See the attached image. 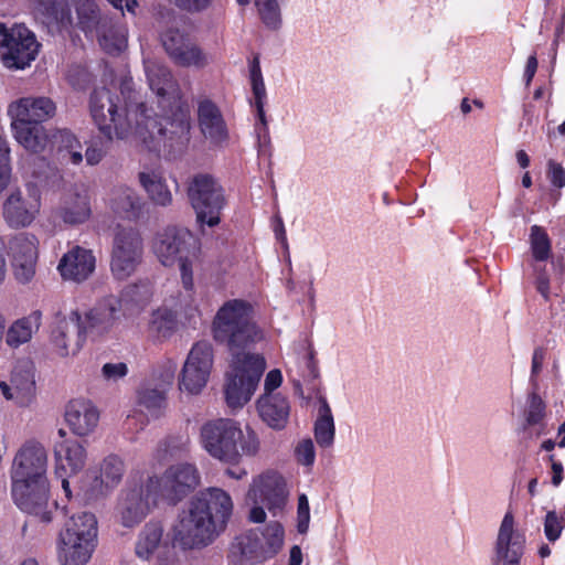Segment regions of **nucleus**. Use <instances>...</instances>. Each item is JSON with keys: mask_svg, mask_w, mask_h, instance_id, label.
Returning <instances> with one entry per match:
<instances>
[{"mask_svg": "<svg viewBox=\"0 0 565 565\" xmlns=\"http://www.w3.org/2000/svg\"><path fill=\"white\" fill-rule=\"evenodd\" d=\"M247 499L254 504L249 513V520L254 523L266 520L265 508L273 516L281 515L288 500L285 479L276 472H266L254 478Z\"/></svg>", "mask_w": 565, "mask_h": 565, "instance_id": "9", "label": "nucleus"}, {"mask_svg": "<svg viewBox=\"0 0 565 565\" xmlns=\"http://www.w3.org/2000/svg\"><path fill=\"white\" fill-rule=\"evenodd\" d=\"M310 523V507L306 494H300L298 498L297 508V530L300 534H306L309 530Z\"/></svg>", "mask_w": 565, "mask_h": 565, "instance_id": "45", "label": "nucleus"}, {"mask_svg": "<svg viewBox=\"0 0 565 565\" xmlns=\"http://www.w3.org/2000/svg\"><path fill=\"white\" fill-rule=\"evenodd\" d=\"M177 327L175 316L168 308H159L151 313L148 322L149 332L157 337L167 339L172 335Z\"/></svg>", "mask_w": 565, "mask_h": 565, "instance_id": "35", "label": "nucleus"}, {"mask_svg": "<svg viewBox=\"0 0 565 565\" xmlns=\"http://www.w3.org/2000/svg\"><path fill=\"white\" fill-rule=\"evenodd\" d=\"M0 56L9 68L23 70L36 58L40 43L34 33L21 24L7 29L0 23Z\"/></svg>", "mask_w": 565, "mask_h": 565, "instance_id": "12", "label": "nucleus"}, {"mask_svg": "<svg viewBox=\"0 0 565 565\" xmlns=\"http://www.w3.org/2000/svg\"><path fill=\"white\" fill-rule=\"evenodd\" d=\"M161 44L174 64L182 67H204L207 56L185 32L169 28L160 35Z\"/></svg>", "mask_w": 565, "mask_h": 565, "instance_id": "17", "label": "nucleus"}, {"mask_svg": "<svg viewBox=\"0 0 565 565\" xmlns=\"http://www.w3.org/2000/svg\"><path fill=\"white\" fill-rule=\"evenodd\" d=\"M545 417V403L536 394L532 393L527 397L526 408L524 411L525 424L523 429L525 430L529 426L541 425Z\"/></svg>", "mask_w": 565, "mask_h": 565, "instance_id": "41", "label": "nucleus"}, {"mask_svg": "<svg viewBox=\"0 0 565 565\" xmlns=\"http://www.w3.org/2000/svg\"><path fill=\"white\" fill-rule=\"evenodd\" d=\"M139 181L156 205L168 206L172 203V194L160 173L142 171L139 173Z\"/></svg>", "mask_w": 565, "mask_h": 565, "instance_id": "33", "label": "nucleus"}, {"mask_svg": "<svg viewBox=\"0 0 565 565\" xmlns=\"http://www.w3.org/2000/svg\"><path fill=\"white\" fill-rule=\"evenodd\" d=\"M96 258L90 249L75 245L61 258L57 269L65 280L82 282L95 270Z\"/></svg>", "mask_w": 565, "mask_h": 565, "instance_id": "24", "label": "nucleus"}, {"mask_svg": "<svg viewBox=\"0 0 565 565\" xmlns=\"http://www.w3.org/2000/svg\"><path fill=\"white\" fill-rule=\"evenodd\" d=\"M57 216L66 224L85 223L92 214L89 198L86 192L66 193L57 209Z\"/></svg>", "mask_w": 565, "mask_h": 565, "instance_id": "29", "label": "nucleus"}, {"mask_svg": "<svg viewBox=\"0 0 565 565\" xmlns=\"http://www.w3.org/2000/svg\"><path fill=\"white\" fill-rule=\"evenodd\" d=\"M175 3L183 10L199 12L206 9L210 6L211 0H175Z\"/></svg>", "mask_w": 565, "mask_h": 565, "instance_id": "55", "label": "nucleus"}, {"mask_svg": "<svg viewBox=\"0 0 565 565\" xmlns=\"http://www.w3.org/2000/svg\"><path fill=\"white\" fill-rule=\"evenodd\" d=\"M282 375L280 370L274 369L269 371L265 377L264 382V394L268 395H277L275 391L281 385Z\"/></svg>", "mask_w": 565, "mask_h": 565, "instance_id": "52", "label": "nucleus"}, {"mask_svg": "<svg viewBox=\"0 0 565 565\" xmlns=\"http://www.w3.org/2000/svg\"><path fill=\"white\" fill-rule=\"evenodd\" d=\"M264 536L270 546H280L284 540V529L279 522L269 523L264 532Z\"/></svg>", "mask_w": 565, "mask_h": 565, "instance_id": "50", "label": "nucleus"}, {"mask_svg": "<svg viewBox=\"0 0 565 565\" xmlns=\"http://www.w3.org/2000/svg\"><path fill=\"white\" fill-rule=\"evenodd\" d=\"M257 110V117L260 121L259 134L268 135L267 119L264 110V103L254 104Z\"/></svg>", "mask_w": 565, "mask_h": 565, "instance_id": "61", "label": "nucleus"}, {"mask_svg": "<svg viewBox=\"0 0 565 565\" xmlns=\"http://www.w3.org/2000/svg\"><path fill=\"white\" fill-rule=\"evenodd\" d=\"M125 296L136 305L146 303L152 296V285L148 279L128 286Z\"/></svg>", "mask_w": 565, "mask_h": 565, "instance_id": "42", "label": "nucleus"}, {"mask_svg": "<svg viewBox=\"0 0 565 565\" xmlns=\"http://www.w3.org/2000/svg\"><path fill=\"white\" fill-rule=\"evenodd\" d=\"M233 509V500L225 490L216 487L201 490L173 526V543L183 550L209 546L225 531Z\"/></svg>", "mask_w": 565, "mask_h": 565, "instance_id": "3", "label": "nucleus"}, {"mask_svg": "<svg viewBox=\"0 0 565 565\" xmlns=\"http://www.w3.org/2000/svg\"><path fill=\"white\" fill-rule=\"evenodd\" d=\"M143 245L139 233L129 227L117 231L111 250L110 270L118 280L130 277L142 260Z\"/></svg>", "mask_w": 565, "mask_h": 565, "instance_id": "14", "label": "nucleus"}, {"mask_svg": "<svg viewBox=\"0 0 565 565\" xmlns=\"http://www.w3.org/2000/svg\"><path fill=\"white\" fill-rule=\"evenodd\" d=\"M550 460L552 462L551 465V468H552V483L557 487L561 484L562 480H563V465L559 462V461H556L554 459V456L551 455L550 456Z\"/></svg>", "mask_w": 565, "mask_h": 565, "instance_id": "59", "label": "nucleus"}, {"mask_svg": "<svg viewBox=\"0 0 565 565\" xmlns=\"http://www.w3.org/2000/svg\"><path fill=\"white\" fill-rule=\"evenodd\" d=\"M258 15L266 28L278 30L281 25V12L278 0H255Z\"/></svg>", "mask_w": 565, "mask_h": 565, "instance_id": "38", "label": "nucleus"}, {"mask_svg": "<svg viewBox=\"0 0 565 565\" xmlns=\"http://www.w3.org/2000/svg\"><path fill=\"white\" fill-rule=\"evenodd\" d=\"M128 373V366L126 363H105L102 367V376L107 382H117L125 377Z\"/></svg>", "mask_w": 565, "mask_h": 565, "instance_id": "49", "label": "nucleus"}, {"mask_svg": "<svg viewBox=\"0 0 565 565\" xmlns=\"http://www.w3.org/2000/svg\"><path fill=\"white\" fill-rule=\"evenodd\" d=\"M39 209L40 196L35 191L23 194L18 190L6 200L3 216L11 227H24L31 224Z\"/></svg>", "mask_w": 565, "mask_h": 565, "instance_id": "23", "label": "nucleus"}, {"mask_svg": "<svg viewBox=\"0 0 565 565\" xmlns=\"http://www.w3.org/2000/svg\"><path fill=\"white\" fill-rule=\"evenodd\" d=\"M275 233H276L277 238L282 244H286V242H287L286 232H285L284 223L280 217H277V226L275 227Z\"/></svg>", "mask_w": 565, "mask_h": 565, "instance_id": "64", "label": "nucleus"}, {"mask_svg": "<svg viewBox=\"0 0 565 565\" xmlns=\"http://www.w3.org/2000/svg\"><path fill=\"white\" fill-rule=\"evenodd\" d=\"M295 455L297 461L303 466H312L316 459L315 446L311 439H302L298 443Z\"/></svg>", "mask_w": 565, "mask_h": 565, "instance_id": "46", "label": "nucleus"}, {"mask_svg": "<svg viewBox=\"0 0 565 565\" xmlns=\"http://www.w3.org/2000/svg\"><path fill=\"white\" fill-rule=\"evenodd\" d=\"M75 10L78 23L85 32L96 33L99 43L109 53L119 52L126 46L127 38L124 30L111 32L109 20L102 17L93 0H76Z\"/></svg>", "mask_w": 565, "mask_h": 565, "instance_id": "15", "label": "nucleus"}, {"mask_svg": "<svg viewBox=\"0 0 565 565\" xmlns=\"http://www.w3.org/2000/svg\"><path fill=\"white\" fill-rule=\"evenodd\" d=\"M65 422L73 434L86 437L96 429L99 422V412L88 399H72L65 408Z\"/></svg>", "mask_w": 565, "mask_h": 565, "instance_id": "25", "label": "nucleus"}, {"mask_svg": "<svg viewBox=\"0 0 565 565\" xmlns=\"http://www.w3.org/2000/svg\"><path fill=\"white\" fill-rule=\"evenodd\" d=\"M565 526V518L555 511H548L544 520V533L550 542H555Z\"/></svg>", "mask_w": 565, "mask_h": 565, "instance_id": "43", "label": "nucleus"}, {"mask_svg": "<svg viewBox=\"0 0 565 565\" xmlns=\"http://www.w3.org/2000/svg\"><path fill=\"white\" fill-rule=\"evenodd\" d=\"M125 470V463L118 456H107L99 466L98 476L95 477L97 486L107 490L114 489L121 481Z\"/></svg>", "mask_w": 565, "mask_h": 565, "instance_id": "34", "label": "nucleus"}, {"mask_svg": "<svg viewBox=\"0 0 565 565\" xmlns=\"http://www.w3.org/2000/svg\"><path fill=\"white\" fill-rule=\"evenodd\" d=\"M46 463L44 447L28 443L19 449L11 467V494L15 504L44 523L52 520Z\"/></svg>", "mask_w": 565, "mask_h": 565, "instance_id": "4", "label": "nucleus"}, {"mask_svg": "<svg viewBox=\"0 0 565 565\" xmlns=\"http://www.w3.org/2000/svg\"><path fill=\"white\" fill-rule=\"evenodd\" d=\"M153 253L163 266L179 265L182 286L192 290L193 267L196 263V241L185 228L168 227L153 241Z\"/></svg>", "mask_w": 565, "mask_h": 565, "instance_id": "8", "label": "nucleus"}, {"mask_svg": "<svg viewBox=\"0 0 565 565\" xmlns=\"http://www.w3.org/2000/svg\"><path fill=\"white\" fill-rule=\"evenodd\" d=\"M524 548L525 536L514 529V518L507 512L499 527L492 565H520Z\"/></svg>", "mask_w": 565, "mask_h": 565, "instance_id": "19", "label": "nucleus"}, {"mask_svg": "<svg viewBox=\"0 0 565 565\" xmlns=\"http://www.w3.org/2000/svg\"><path fill=\"white\" fill-rule=\"evenodd\" d=\"M531 249L535 260H546L551 255V241L546 232L537 225L531 227Z\"/></svg>", "mask_w": 565, "mask_h": 565, "instance_id": "39", "label": "nucleus"}, {"mask_svg": "<svg viewBox=\"0 0 565 565\" xmlns=\"http://www.w3.org/2000/svg\"><path fill=\"white\" fill-rule=\"evenodd\" d=\"M159 500L153 483L148 477L131 478L118 497L117 513L120 523L125 527L138 525Z\"/></svg>", "mask_w": 565, "mask_h": 565, "instance_id": "11", "label": "nucleus"}, {"mask_svg": "<svg viewBox=\"0 0 565 565\" xmlns=\"http://www.w3.org/2000/svg\"><path fill=\"white\" fill-rule=\"evenodd\" d=\"M211 334L228 354L230 371L224 386L226 404L232 409H239L250 401L266 370L264 355L254 352L265 340V330L257 322L249 301L230 299L215 312Z\"/></svg>", "mask_w": 565, "mask_h": 565, "instance_id": "1", "label": "nucleus"}, {"mask_svg": "<svg viewBox=\"0 0 565 565\" xmlns=\"http://www.w3.org/2000/svg\"><path fill=\"white\" fill-rule=\"evenodd\" d=\"M160 500L177 504L200 483V472L193 463L179 462L166 469L161 477L148 476Z\"/></svg>", "mask_w": 565, "mask_h": 565, "instance_id": "13", "label": "nucleus"}, {"mask_svg": "<svg viewBox=\"0 0 565 565\" xmlns=\"http://www.w3.org/2000/svg\"><path fill=\"white\" fill-rule=\"evenodd\" d=\"M98 543V522L92 512L73 514L57 539V559L61 565H86Z\"/></svg>", "mask_w": 565, "mask_h": 565, "instance_id": "7", "label": "nucleus"}, {"mask_svg": "<svg viewBox=\"0 0 565 565\" xmlns=\"http://www.w3.org/2000/svg\"><path fill=\"white\" fill-rule=\"evenodd\" d=\"M250 82L255 98L254 104L264 103L266 98V87L264 84V79H252Z\"/></svg>", "mask_w": 565, "mask_h": 565, "instance_id": "56", "label": "nucleus"}, {"mask_svg": "<svg viewBox=\"0 0 565 565\" xmlns=\"http://www.w3.org/2000/svg\"><path fill=\"white\" fill-rule=\"evenodd\" d=\"M120 310V300L115 296H107L96 303L94 308L82 318L85 335H100L114 324L117 312Z\"/></svg>", "mask_w": 565, "mask_h": 565, "instance_id": "26", "label": "nucleus"}, {"mask_svg": "<svg viewBox=\"0 0 565 565\" xmlns=\"http://www.w3.org/2000/svg\"><path fill=\"white\" fill-rule=\"evenodd\" d=\"M302 563V552L298 545H295L290 550L288 565H300Z\"/></svg>", "mask_w": 565, "mask_h": 565, "instance_id": "63", "label": "nucleus"}, {"mask_svg": "<svg viewBox=\"0 0 565 565\" xmlns=\"http://www.w3.org/2000/svg\"><path fill=\"white\" fill-rule=\"evenodd\" d=\"M537 70V58L535 55H531L527 58L526 66L524 70L525 85L529 86Z\"/></svg>", "mask_w": 565, "mask_h": 565, "instance_id": "58", "label": "nucleus"}, {"mask_svg": "<svg viewBox=\"0 0 565 565\" xmlns=\"http://www.w3.org/2000/svg\"><path fill=\"white\" fill-rule=\"evenodd\" d=\"M257 409L260 418L274 429H282L286 427L290 405L286 396L281 393L277 395L263 394L257 399Z\"/></svg>", "mask_w": 565, "mask_h": 565, "instance_id": "28", "label": "nucleus"}, {"mask_svg": "<svg viewBox=\"0 0 565 565\" xmlns=\"http://www.w3.org/2000/svg\"><path fill=\"white\" fill-rule=\"evenodd\" d=\"M198 125L203 137L213 146L222 147L228 140V129L218 106L209 98L198 102Z\"/></svg>", "mask_w": 565, "mask_h": 565, "instance_id": "22", "label": "nucleus"}, {"mask_svg": "<svg viewBox=\"0 0 565 565\" xmlns=\"http://www.w3.org/2000/svg\"><path fill=\"white\" fill-rule=\"evenodd\" d=\"M106 154V149L103 143H92L85 152V158L88 164L94 166L99 163Z\"/></svg>", "mask_w": 565, "mask_h": 565, "instance_id": "54", "label": "nucleus"}, {"mask_svg": "<svg viewBox=\"0 0 565 565\" xmlns=\"http://www.w3.org/2000/svg\"><path fill=\"white\" fill-rule=\"evenodd\" d=\"M54 457L56 476H63L62 472H67V469L75 475L85 467L87 454L85 447L77 440L65 439L55 444Z\"/></svg>", "mask_w": 565, "mask_h": 565, "instance_id": "27", "label": "nucleus"}, {"mask_svg": "<svg viewBox=\"0 0 565 565\" xmlns=\"http://www.w3.org/2000/svg\"><path fill=\"white\" fill-rule=\"evenodd\" d=\"M86 340L82 327V316L71 311L68 316L58 318L51 333L54 351L62 358L76 355Z\"/></svg>", "mask_w": 565, "mask_h": 565, "instance_id": "18", "label": "nucleus"}, {"mask_svg": "<svg viewBox=\"0 0 565 565\" xmlns=\"http://www.w3.org/2000/svg\"><path fill=\"white\" fill-rule=\"evenodd\" d=\"M0 391L6 399L14 402L18 406H30L36 396L32 364L19 363L13 369L9 381H0Z\"/></svg>", "mask_w": 565, "mask_h": 565, "instance_id": "21", "label": "nucleus"}, {"mask_svg": "<svg viewBox=\"0 0 565 565\" xmlns=\"http://www.w3.org/2000/svg\"><path fill=\"white\" fill-rule=\"evenodd\" d=\"M201 443L204 450L215 460L226 465L225 475L241 480L247 470L241 467L244 457H255L260 449L257 433L249 426L243 429L230 418H217L201 427Z\"/></svg>", "mask_w": 565, "mask_h": 565, "instance_id": "5", "label": "nucleus"}, {"mask_svg": "<svg viewBox=\"0 0 565 565\" xmlns=\"http://www.w3.org/2000/svg\"><path fill=\"white\" fill-rule=\"evenodd\" d=\"M36 259H23L20 257L12 259V266L15 278L21 282H28L32 279L35 273Z\"/></svg>", "mask_w": 565, "mask_h": 565, "instance_id": "44", "label": "nucleus"}, {"mask_svg": "<svg viewBox=\"0 0 565 565\" xmlns=\"http://www.w3.org/2000/svg\"><path fill=\"white\" fill-rule=\"evenodd\" d=\"M162 527L157 523H148L139 535L136 553L139 557L148 558L159 546Z\"/></svg>", "mask_w": 565, "mask_h": 565, "instance_id": "36", "label": "nucleus"}, {"mask_svg": "<svg viewBox=\"0 0 565 565\" xmlns=\"http://www.w3.org/2000/svg\"><path fill=\"white\" fill-rule=\"evenodd\" d=\"M547 166H548L547 175H548V179L551 180L552 184L559 189L564 188L565 186V170H564V168L559 163H556L553 160H550Z\"/></svg>", "mask_w": 565, "mask_h": 565, "instance_id": "51", "label": "nucleus"}, {"mask_svg": "<svg viewBox=\"0 0 565 565\" xmlns=\"http://www.w3.org/2000/svg\"><path fill=\"white\" fill-rule=\"evenodd\" d=\"M186 192L200 226H216L225 205L221 184L211 174L199 173L190 180Z\"/></svg>", "mask_w": 565, "mask_h": 565, "instance_id": "10", "label": "nucleus"}, {"mask_svg": "<svg viewBox=\"0 0 565 565\" xmlns=\"http://www.w3.org/2000/svg\"><path fill=\"white\" fill-rule=\"evenodd\" d=\"M214 361L213 345L206 341L194 343L184 362L180 387L191 394H198L206 385Z\"/></svg>", "mask_w": 565, "mask_h": 565, "instance_id": "16", "label": "nucleus"}, {"mask_svg": "<svg viewBox=\"0 0 565 565\" xmlns=\"http://www.w3.org/2000/svg\"><path fill=\"white\" fill-rule=\"evenodd\" d=\"M9 152L6 139L0 136V192L4 190L10 180Z\"/></svg>", "mask_w": 565, "mask_h": 565, "instance_id": "47", "label": "nucleus"}, {"mask_svg": "<svg viewBox=\"0 0 565 565\" xmlns=\"http://www.w3.org/2000/svg\"><path fill=\"white\" fill-rule=\"evenodd\" d=\"M10 250L12 253V259L19 258L23 259H36L38 258V249H36V239L34 236L29 234H19L13 237L10 243Z\"/></svg>", "mask_w": 565, "mask_h": 565, "instance_id": "37", "label": "nucleus"}, {"mask_svg": "<svg viewBox=\"0 0 565 565\" xmlns=\"http://www.w3.org/2000/svg\"><path fill=\"white\" fill-rule=\"evenodd\" d=\"M249 73H250V81L252 79H262L263 78V75H262V70H260V63H259V57L258 56H255L250 63V66H249Z\"/></svg>", "mask_w": 565, "mask_h": 565, "instance_id": "62", "label": "nucleus"}, {"mask_svg": "<svg viewBox=\"0 0 565 565\" xmlns=\"http://www.w3.org/2000/svg\"><path fill=\"white\" fill-rule=\"evenodd\" d=\"M56 106L47 97H24L11 103L8 115L15 140L28 151L40 153L49 143L42 122L52 118Z\"/></svg>", "mask_w": 565, "mask_h": 565, "instance_id": "6", "label": "nucleus"}, {"mask_svg": "<svg viewBox=\"0 0 565 565\" xmlns=\"http://www.w3.org/2000/svg\"><path fill=\"white\" fill-rule=\"evenodd\" d=\"M145 74L149 88L159 98V106L164 111L173 103L180 102L181 93L170 68L162 62L143 60Z\"/></svg>", "mask_w": 565, "mask_h": 565, "instance_id": "20", "label": "nucleus"}, {"mask_svg": "<svg viewBox=\"0 0 565 565\" xmlns=\"http://www.w3.org/2000/svg\"><path fill=\"white\" fill-rule=\"evenodd\" d=\"M188 439H180L178 443L175 439L164 440L159 445L157 449V456L159 459H166L167 455L173 457L185 450Z\"/></svg>", "mask_w": 565, "mask_h": 565, "instance_id": "48", "label": "nucleus"}, {"mask_svg": "<svg viewBox=\"0 0 565 565\" xmlns=\"http://www.w3.org/2000/svg\"><path fill=\"white\" fill-rule=\"evenodd\" d=\"M118 102L119 97L105 87L95 89L90 95V115L108 141L135 137L153 152L180 149L189 142L191 120L186 106L178 105L172 117L159 118L139 98L129 97L124 113H119Z\"/></svg>", "mask_w": 565, "mask_h": 565, "instance_id": "2", "label": "nucleus"}, {"mask_svg": "<svg viewBox=\"0 0 565 565\" xmlns=\"http://www.w3.org/2000/svg\"><path fill=\"white\" fill-rule=\"evenodd\" d=\"M138 398L139 404L153 416L166 406L164 390L146 387L139 391Z\"/></svg>", "mask_w": 565, "mask_h": 565, "instance_id": "40", "label": "nucleus"}, {"mask_svg": "<svg viewBox=\"0 0 565 565\" xmlns=\"http://www.w3.org/2000/svg\"><path fill=\"white\" fill-rule=\"evenodd\" d=\"M535 287L536 290L547 300L550 296V279L547 274L545 273V269L535 266Z\"/></svg>", "mask_w": 565, "mask_h": 565, "instance_id": "53", "label": "nucleus"}, {"mask_svg": "<svg viewBox=\"0 0 565 565\" xmlns=\"http://www.w3.org/2000/svg\"><path fill=\"white\" fill-rule=\"evenodd\" d=\"M114 8L124 11L126 9L128 12L134 13L137 7L136 0H107Z\"/></svg>", "mask_w": 565, "mask_h": 565, "instance_id": "60", "label": "nucleus"}, {"mask_svg": "<svg viewBox=\"0 0 565 565\" xmlns=\"http://www.w3.org/2000/svg\"><path fill=\"white\" fill-rule=\"evenodd\" d=\"M545 359V351L542 348H537L533 352L532 356V376L540 373Z\"/></svg>", "mask_w": 565, "mask_h": 565, "instance_id": "57", "label": "nucleus"}, {"mask_svg": "<svg viewBox=\"0 0 565 565\" xmlns=\"http://www.w3.org/2000/svg\"><path fill=\"white\" fill-rule=\"evenodd\" d=\"M111 207L125 218L137 220L142 214L143 201L134 189L121 185L113 191Z\"/></svg>", "mask_w": 565, "mask_h": 565, "instance_id": "31", "label": "nucleus"}, {"mask_svg": "<svg viewBox=\"0 0 565 565\" xmlns=\"http://www.w3.org/2000/svg\"><path fill=\"white\" fill-rule=\"evenodd\" d=\"M318 416L315 422V438L322 448H329L333 445L335 436L334 419L331 407L324 396L319 397Z\"/></svg>", "mask_w": 565, "mask_h": 565, "instance_id": "32", "label": "nucleus"}, {"mask_svg": "<svg viewBox=\"0 0 565 565\" xmlns=\"http://www.w3.org/2000/svg\"><path fill=\"white\" fill-rule=\"evenodd\" d=\"M42 313L39 310L15 320L6 332V343L10 348H19L28 343L33 334L39 331Z\"/></svg>", "mask_w": 565, "mask_h": 565, "instance_id": "30", "label": "nucleus"}]
</instances>
